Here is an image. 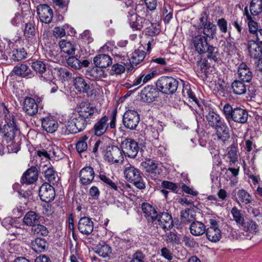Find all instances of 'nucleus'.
Returning a JSON list of instances; mask_svg holds the SVG:
<instances>
[{
    "instance_id": "1",
    "label": "nucleus",
    "mask_w": 262,
    "mask_h": 262,
    "mask_svg": "<svg viewBox=\"0 0 262 262\" xmlns=\"http://www.w3.org/2000/svg\"><path fill=\"white\" fill-rule=\"evenodd\" d=\"M142 209L144 217L149 225L158 231L162 229L164 232L172 228V216L167 212H158L155 207L148 203H143Z\"/></svg>"
},
{
    "instance_id": "2",
    "label": "nucleus",
    "mask_w": 262,
    "mask_h": 262,
    "mask_svg": "<svg viewBox=\"0 0 262 262\" xmlns=\"http://www.w3.org/2000/svg\"><path fill=\"white\" fill-rule=\"evenodd\" d=\"M1 105L3 106V117L5 123L2 126L1 132L3 138L9 142L20 134V128L15 117L10 113L4 103H2Z\"/></svg>"
},
{
    "instance_id": "3",
    "label": "nucleus",
    "mask_w": 262,
    "mask_h": 262,
    "mask_svg": "<svg viewBox=\"0 0 262 262\" xmlns=\"http://www.w3.org/2000/svg\"><path fill=\"white\" fill-rule=\"evenodd\" d=\"M224 116L232 127L231 121L241 124L247 122L248 119V112L244 108L239 107L234 108L229 104L226 103L222 108Z\"/></svg>"
},
{
    "instance_id": "4",
    "label": "nucleus",
    "mask_w": 262,
    "mask_h": 262,
    "mask_svg": "<svg viewBox=\"0 0 262 262\" xmlns=\"http://www.w3.org/2000/svg\"><path fill=\"white\" fill-rule=\"evenodd\" d=\"M117 111L114 110L111 115L110 121L108 122L109 118L106 115H104L98 119L95 123L92 131L94 135L100 137L110 130L116 128Z\"/></svg>"
},
{
    "instance_id": "5",
    "label": "nucleus",
    "mask_w": 262,
    "mask_h": 262,
    "mask_svg": "<svg viewBox=\"0 0 262 262\" xmlns=\"http://www.w3.org/2000/svg\"><path fill=\"white\" fill-rule=\"evenodd\" d=\"M139 169L129 164H127L124 170L125 179L139 189L145 188V183Z\"/></svg>"
},
{
    "instance_id": "6",
    "label": "nucleus",
    "mask_w": 262,
    "mask_h": 262,
    "mask_svg": "<svg viewBox=\"0 0 262 262\" xmlns=\"http://www.w3.org/2000/svg\"><path fill=\"white\" fill-rule=\"evenodd\" d=\"M178 80L171 76H162L156 82V85L160 92L165 94H173L178 87Z\"/></svg>"
},
{
    "instance_id": "7",
    "label": "nucleus",
    "mask_w": 262,
    "mask_h": 262,
    "mask_svg": "<svg viewBox=\"0 0 262 262\" xmlns=\"http://www.w3.org/2000/svg\"><path fill=\"white\" fill-rule=\"evenodd\" d=\"M202 111L203 116L205 117L208 124L213 129L225 122L220 115L209 106H204L202 107Z\"/></svg>"
},
{
    "instance_id": "8",
    "label": "nucleus",
    "mask_w": 262,
    "mask_h": 262,
    "mask_svg": "<svg viewBox=\"0 0 262 262\" xmlns=\"http://www.w3.org/2000/svg\"><path fill=\"white\" fill-rule=\"evenodd\" d=\"M209 227L206 229L207 239L212 242L216 243L222 238V232L219 227L218 222L214 218L209 220Z\"/></svg>"
},
{
    "instance_id": "9",
    "label": "nucleus",
    "mask_w": 262,
    "mask_h": 262,
    "mask_svg": "<svg viewBox=\"0 0 262 262\" xmlns=\"http://www.w3.org/2000/svg\"><path fill=\"white\" fill-rule=\"evenodd\" d=\"M21 38L14 40L13 45L9 50L10 56L11 59L14 61H19L27 57V53L24 47L19 46L21 44Z\"/></svg>"
},
{
    "instance_id": "10",
    "label": "nucleus",
    "mask_w": 262,
    "mask_h": 262,
    "mask_svg": "<svg viewBox=\"0 0 262 262\" xmlns=\"http://www.w3.org/2000/svg\"><path fill=\"white\" fill-rule=\"evenodd\" d=\"M122 121L124 126L126 128L134 130L139 123V115L135 111L128 110L124 114Z\"/></svg>"
},
{
    "instance_id": "11",
    "label": "nucleus",
    "mask_w": 262,
    "mask_h": 262,
    "mask_svg": "<svg viewBox=\"0 0 262 262\" xmlns=\"http://www.w3.org/2000/svg\"><path fill=\"white\" fill-rule=\"evenodd\" d=\"M122 151L125 156L135 158L139 150L137 142L130 138L126 139L121 143Z\"/></svg>"
},
{
    "instance_id": "12",
    "label": "nucleus",
    "mask_w": 262,
    "mask_h": 262,
    "mask_svg": "<svg viewBox=\"0 0 262 262\" xmlns=\"http://www.w3.org/2000/svg\"><path fill=\"white\" fill-rule=\"evenodd\" d=\"M36 12L42 23L49 24L52 21L53 11L49 5L46 4L38 5L36 7Z\"/></svg>"
},
{
    "instance_id": "13",
    "label": "nucleus",
    "mask_w": 262,
    "mask_h": 262,
    "mask_svg": "<svg viewBox=\"0 0 262 262\" xmlns=\"http://www.w3.org/2000/svg\"><path fill=\"white\" fill-rule=\"evenodd\" d=\"M67 81L69 84L72 83L75 89L79 92L88 93L90 89L89 84L83 78L81 77H72V74L68 72H67Z\"/></svg>"
},
{
    "instance_id": "14",
    "label": "nucleus",
    "mask_w": 262,
    "mask_h": 262,
    "mask_svg": "<svg viewBox=\"0 0 262 262\" xmlns=\"http://www.w3.org/2000/svg\"><path fill=\"white\" fill-rule=\"evenodd\" d=\"M159 95V90L151 85L145 86L141 92L140 97L142 101L152 102L156 100Z\"/></svg>"
},
{
    "instance_id": "15",
    "label": "nucleus",
    "mask_w": 262,
    "mask_h": 262,
    "mask_svg": "<svg viewBox=\"0 0 262 262\" xmlns=\"http://www.w3.org/2000/svg\"><path fill=\"white\" fill-rule=\"evenodd\" d=\"M39 196L43 202L46 203L52 202L55 196L54 188L49 183H43L39 188Z\"/></svg>"
},
{
    "instance_id": "16",
    "label": "nucleus",
    "mask_w": 262,
    "mask_h": 262,
    "mask_svg": "<svg viewBox=\"0 0 262 262\" xmlns=\"http://www.w3.org/2000/svg\"><path fill=\"white\" fill-rule=\"evenodd\" d=\"M122 151L116 146H110L105 154V159L111 163H118L123 161Z\"/></svg>"
},
{
    "instance_id": "17",
    "label": "nucleus",
    "mask_w": 262,
    "mask_h": 262,
    "mask_svg": "<svg viewBox=\"0 0 262 262\" xmlns=\"http://www.w3.org/2000/svg\"><path fill=\"white\" fill-rule=\"evenodd\" d=\"M12 73L19 77L26 79H31L35 76L34 72L32 71L29 66L25 62L14 66Z\"/></svg>"
},
{
    "instance_id": "18",
    "label": "nucleus",
    "mask_w": 262,
    "mask_h": 262,
    "mask_svg": "<svg viewBox=\"0 0 262 262\" xmlns=\"http://www.w3.org/2000/svg\"><path fill=\"white\" fill-rule=\"evenodd\" d=\"M86 125V120L83 118H71L68 122L67 130L70 134H76L82 131Z\"/></svg>"
},
{
    "instance_id": "19",
    "label": "nucleus",
    "mask_w": 262,
    "mask_h": 262,
    "mask_svg": "<svg viewBox=\"0 0 262 262\" xmlns=\"http://www.w3.org/2000/svg\"><path fill=\"white\" fill-rule=\"evenodd\" d=\"M95 176V171L92 167L90 166H85L79 172V182L84 186L90 185L93 181Z\"/></svg>"
},
{
    "instance_id": "20",
    "label": "nucleus",
    "mask_w": 262,
    "mask_h": 262,
    "mask_svg": "<svg viewBox=\"0 0 262 262\" xmlns=\"http://www.w3.org/2000/svg\"><path fill=\"white\" fill-rule=\"evenodd\" d=\"M158 75L156 70L143 71L133 82L132 86H141L154 79Z\"/></svg>"
},
{
    "instance_id": "21",
    "label": "nucleus",
    "mask_w": 262,
    "mask_h": 262,
    "mask_svg": "<svg viewBox=\"0 0 262 262\" xmlns=\"http://www.w3.org/2000/svg\"><path fill=\"white\" fill-rule=\"evenodd\" d=\"M129 21L132 28L136 30H141L151 24L149 20L137 16L136 14L131 15Z\"/></svg>"
},
{
    "instance_id": "22",
    "label": "nucleus",
    "mask_w": 262,
    "mask_h": 262,
    "mask_svg": "<svg viewBox=\"0 0 262 262\" xmlns=\"http://www.w3.org/2000/svg\"><path fill=\"white\" fill-rule=\"evenodd\" d=\"M96 111V107L91 106L89 102H82L80 103L77 111L80 116L79 118L85 119L91 118Z\"/></svg>"
},
{
    "instance_id": "23",
    "label": "nucleus",
    "mask_w": 262,
    "mask_h": 262,
    "mask_svg": "<svg viewBox=\"0 0 262 262\" xmlns=\"http://www.w3.org/2000/svg\"><path fill=\"white\" fill-rule=\"evenodd\" d=\"M150 25H151V27H149L148 25L147 27H145V28L147 29L145 33V36L146 41L147 42L146 50L148 52L150 51L151 46L155 45L156 43L154 37H155V36L158 34L160 32L159 28L154 27L151 23Z\"/></svg>"
},
{
    "instance_id": "24",
    "label": "nucleus",
    "mask_w": 262,
    "mask_h": 262,
    "mask_svg": "<svg viewBox=\"0 0 262 262\" xmlns=\"http://www.w3.org/2000/svg\"><path fill=\"white\" fill-rule=\"evenodd\" d=\"M23 109L28 115L32 116L37 113L38 106L33 98L26 97L24 101Z\"/></svg>"
},
{
    "instance_id": "25",
    "label": "nucleus",
    "mask_w": 262,
    "mask_h": 262,
    "mask_svg": "<svg viewBox=\"0 0 262 262\" xmlns=\"http://www.w3.org/2000/svg\"><path fill=\"white\" fill-rule=\"evenodd\" d=\"M38 170L35 166H31L24 173L21 178L20 182L22 184H32L36 181L38 179Z\"/></svg>"
},
{
    "instance_id": "26",
    "label": "nucleus",
    "mask_w": 262,
    "mask_h": 262,
    "mask_svg": "<svg viewBox=\"0 0 262 262\" xmlns=\"http://www.w3.org/2000/svg\"><path fill=\"white\" fill-rule=\"evenodd\" d=\"M192 41L195 51L199 54H205V49L209 44L207 38L203 35L198 34L193 38Z\"/></svg>"
},
{
    "instance_id": "27",
    "label": "nucleus",
    "mask_w": 262,
    "mask_h": 262,
    "mask_svg": "<svg viewBox=\"0 0 262 262\" xmlns=\"http://www.w3.org/2000/svg\"><path fill=\"white\" fill-rule=\"evenodd\" d=\"M78 227L81 233L89 235L93 231L94 224L91 219L84 216L79 221Z\"/></svg>"
},
{
    "instance_id": "28",
    "label": "nucleus",
    "mask_w": 262,
    "mask_h": 262,
    "mask_svg": "<svg viewBox=\"0 0 262 262\" xmlns=\"http://www.w3.org/2000/svg\"><path fill=\"white\" fill-rule=\"evenodd\" d=\"M237 73L238 78L243 82H250L253 77L250 69L244 62H242L239 65Z\"/></svg>"
},
{
    "instance_id": "29",
    "label": "nucleus",
    "mask_w": 262,
    "mask_h": 262,
    "mask_svg": "<svg viewBox=\"0 0 262 262\" xmlns=\"http://www.w3.org/2000/svg\"><path fill=\"white\" fill-rule=\"evenodd\" d=\"M79 55L72 56L67 59V63L68 66L75 70L80 69L82 67H87L90 64V62L88 60H83L81 61L79 59Z\"/></svg>"
},
{
    "instance_id": "30",
    "label": "nucleus",
    "mask_w": 262,
    "mask_h": 262,
    "mask_svg": "<svg viewBox=\"0 0 262 262\" xmlns=\"http://www.w3.org/2000/svg\"><path fill=\"white\" fill-rule=\"evenodd\" d=\"M218 140L225 142L230 138L229 128L225 122L214 128Z\"/></svg>"
},
{
    "instance_id": "31",
    "label": "nucleus",
    "mask_w": 262,
    "mask_h": 262,
    "mask_svg": "<svg viewBox=\"0 0 262 262\" xmlns=\"http://www.w3.org/2000/svg\"><path fill=\"white\" fill-rule=\"evenodd\" d=\"M41 126L47 133H53L58 127L57 122L51 117H46L41 119Z\"/></svg>"
},
{
    "instance_id": "32",
    "label": "nucleus",
    "mask_w": 262,
    "mask_h": 262,
    "mask_svg": "<svg viewBox=\"0 0 262 262\" xmlns=\"http://www.w3.org/2000/svg\"><path fill=\"white\" fill-rule=\"evenodd\" d=\"M93 61L96 66L101 68H105L112 63L111 57L106 54L97 55L94 58Z\"/></svg>"
},
{
    "instance_id": "33",
    "label": "nucleus",
    "mask_w": 262,
    "mask_h": 262,
    "mask_svg": "<svg viewBox=\"0 0 262 262\" xmlns=\"http://www.w3.org/2000/svg\"><path fill=\"white\" fill-rule=\"evenodd\" d=\"M248 49L251 57L255 59L259 58L262 55L261 47L253 40H250L248 43Z\"/></svg>"
},
{
    "instance_id": "34",
    "label": "nucleus",
    "mask_w": 262,
    "mask_h": 262,
    "mask_svg": "<svg viewBox=\"0 0 262 262\" xmlns=\"http://www.w3.org/2000/svg\"><path fill=\"white\" fill-rule=\"evenodd\" d=\"M31 244L32 249L36 253L45 251L48 247L47 241L43 238L37 237Z\"/></svg>"
},
{
    "instance_id": "35",
    "label": "nucleus",
    "mask_w": 262,
    "mask_h": 262,
    "mask_svg": "<svg viewBox=\"0 0 262 262\" xmlns=\"http://www.w3.org/2000/svg\"><path fill=\"white\" fill-rule=\"evenodd\" d=\"M40 215L36 212L33 211L28 212L23 218L24 223L27 225L33 227L39 223Z\"/></svg>"
},
{
    "instance_id": "36",
    "label": "nucleus",
    "mask_w": 262,
    "mask_h": 262,
    "mask_svg": "<svg viewBox=\"0 0 262 262\" xmlns=\"http://www.w3.org/2000/svg\"><path fill=\"white\" fill-rule=\"evenodd\" d=\"M190 233L194 236L203 235L206 231L205 225L201 222H193L189 227Z\"/></svg>"
},
{
    "instance_id": "37",
    "label": "nucleus",
    "mask_w": 262,
    "mask_h": 262,
    "mask_svg": "<svg viewBox=\"0 0 262 262\" xmlns=\"http://www.w3.org/2000/svg\"><path fill=\"white\" fill-rule=\"evenodd\" d=\"M143 165L145 170L151 174H154V177H157L159 174V169L155 161L151 159H146Z\"/></svg>"
},
{
    "instance_id": "38",
    "label": "nucleus",
    "mask_w": 262,
    "mask_h": 262,
    "mask_svg": "<svg viewBox=\"0 0 262 262\" xmlns=\"http://www.w3.org/2000/svg\"><path fill=\"white\" fill-rule=\"evenodd\" d=\"M231 214L233 220L235 222L238 226L242 227L245 225L244 215L241 210L238 209L236 207H234L231 210Z\"/></svg>"
},
{
    "instance_id": "39",
    "label": "nucleus",
    "mask_w": 262,
    "mask_h": 262,
    "mask_svg": "<svg viewBox=\"0 0 262 262\" xmlns=\"http://www.w3.org/2000/svg\"><path fill=\"white\" fill-rule=\"evenodd\" d=\"M86 75L90 79H100L105 78L106 74L104 71L99 67H94L86 71Z\"/></svg>"
},
{
    "instance_id": "40",
    "label": "nucleus",
    "mask_w": 262,
    "mask_h": 262,
    "mask_svg": "<svg viewBox=\"0 0 262 262\" xmlns=\"http://www.w3.org/2000/svg\"><path fill=\"white\" fill-rule=\"evenodd\" d=\"M44 176L49 182L52 183L53 185L56 184L58 183L59 178L57 176L56 172L54 170L52 166L48 167L44 170Z\"/></svg>"
},
{
    "instance_id": "41",
    "label": "nucleus",
    "mask_w": 262,
    "mask_h": 262,
    "mask_svg": "<svg viewBox=\"0 0 262 262\" xmlns=\"http://www.w3.org/2000/svg\"><path fill=\"white\" fill-rule=\"evenodd\" d=\"M95 252L102 257H106L110 255L112 253L111 247L106 244L97 245L95 248Z\"/></svg>"
},
{
    "instance_id": "42",
    "label": "nucleus",
    "mask_w": 262,
    "mask_h": 262,
    "mask_svg": "<svg viewBox=\"0 0 262 262\" xmlns=\"http://www.w3.org/2000/svg\"><path fill=\"white\" fill-rule=\"evenodd\" d=\"M146 53L142 50H136L132 54L131 62L133 64L137 65L145 58Z\"/></svg>"
},
{
    "instance_id": "43",
    "label": "nucleus",
    "mask_w": 262,
    "mask_h": 262,
    "mask_svg": "<svg viewBox=\"0 0 262 262\" xmlns=\"http://www.w3.org/2000/svg\"><path fill=\"white\" fill-rule=\"evenodd\" d=\"M232 89L236 95H243L246 92L247 89L245 84L240 80H234L232 83Z\"/></svg>"
},
{
    "instance_id": "44",
    "label": "nucleus",
    "mask_w": 262,
    "mask_h": 262,
    "mask_svg": "<svg viewBox=\"0 0 262 262\" xmlns=\"http://www.w3.org/2000/svg\"><path fill=\"white\" fill-rule=\"evenodd\" d=\"M202 29H203V34L206 38L209 37L210 39L214 38L216 32V27L215 25L209 21L207 25Z\"/></svg>"
},
{
    "instance_id": "45",
    "label": "nucleus",
    "mask_w": 262,
    "mask_h": 262,
    "mask_svg": "<svg viewBox=\"0 0 262 262\" xmlns=\"http://www.w3.org/2000/svg\"><path fill=\"white\" fill-rule=\"evenodd\" d=\"M80 51V47L77 42L67 41V54L72 56L79 55Z\"/></svg>"
},
{
    "instance_id": "46",
    "label": "nucleus",
    "mask_w": 262,
    "mask_h": 262,
    "mask_svg": "<svg viewBox=\"0 0 262 262\" xmlns=\"http://www.w3.org/2000/svg\"><path fill=\"white\" fill-rule=\"evenodd\" d=\"M207 54V57L214 61H217V56L219 55L218 49L215 47L208 44L205 49V54Z\"/></svg>"
},
{
    "instance_id": "47",
    "label": "nucleus",
    "mask_w": 262,
    "mask_h": 262,
    "mask_svg": "<svg viewBox=\"0 0 262 262\" xmlns=\"http://www.w3.org/2000/svg\"><path fill=\"white\" fill-rule=\"evenodd\" d=\"M251 15L256 16L262 11V0H252L250 5Z\"/></svg>"
},
{
    "instance_id": "48",
    "label": "nucleus",
    "mask_w": 262,
    "mask_h": 262,
    "mask_svg": "<svg viewBox=\"0 0 262 262\" xmlns=\"http://www.w3.org/2000/svg\"><path fill=\"white\" fill-rule=\"evenodd\" d=\"M31 232L34 235L36 236H47L49 233V231L47 228L38 223L33 226Z\"/></svg>"
},
{
    "instance_id": "49",
    "label": "nucleus",
    "mask_w": 262,
    "mask_h": 262,
    "mask_svg": "<svg viewBox=\"0 0 262 262\" xmlns=\"http://www.w3.org/2000/svg\"><path fill=\"white\" fill-rule=\"evenodd\" d=\"M227 158L229 159V166H232L238 160L237 149L235 146L229 148Z\"/></svg>"
},
{
    "instance_id": "50",
    "label": "nucleus",
    "mask_w": 262,
    "mask_h": 262,
    "mask_svg": "<svg viewBox=\"0 0 262 262\" xmlns=\"http://www.w3.org/2000/svg\"><path fill=\"white\" fill-rule=\"evenodd\" d=\"M31 67L37 74H42L46 71V64L41 60H36L32 62Z\"/></svg>"
},
{
    "instance_id": "51",
    "label": "nucleus",
    "mask_w": 262,
    "mask_h": 262,
    "mask_svg": "<svg viewBox=\"0 0 262 262\" xmlns=\"http://www.w3.org/2000/svg\"><path fill=\"white\" fill-rule=\"evenodd\" d=\"M237 196L239 201L244 204H248L252 202L251 195L244 189H239L237 191Z\"/></svg>"
},
{
    "instance_id": "52",
    "label": "nucleus",
    "mask_w": 262,
    "mask_h": 262,
    "mask_svg": "<svg viewBox=\"0 0 262 262\" xmlns=\"http://www.w3.org/2000/svg\"><path fill=\"white\" fill-rule=\"evenodd\" d=\"M24 36L26 38H31L35 35V29L33 23H26L24 31Z\"/></svg>"
},
{
    "instance_id": "53",
    "label": "nucleus",
    "mask_w": 262,
    "mask_h": 262,
    "mask_svg": "<svg viewBox=\"0 0 262 262\" xmlns=\"http://www.w3.org/2000/svg\"><path fill=\"white\" fill-rule=\"evenodd\" d=\"M88 139L86 136L80 138L76 144V148L78 153L85 151L88 148V144L86 140Z\"/></svg>"
},
{
    "instance_id": "54",
    "label": "nucleus",
    "mask_w": 262,
    "mask_h": 262,
    "mask_svg": "<svg viewBox=\"0 0 262 262\" xmlns=\"http://www.w3.org/2000/svg\"><path fill=\"white\" fill-rule=\"evenodd\" d=\"M61 52L57 55L59 62L64 64L66 62V56H64L66 53V39H61L58 42Z\"/></svg>"
},
{
    "instance_id": "55",
    "label": "nucleus",
    "mask_w": 262,
    "mask_h": 262,
    "mask_svg": "<svg viewBox=\"0 0 262 262\" xmlns=\"http://www.w3.org/2000/svg\"><path fill=\"white\" fill-rule=\"evenodd\" d=\"M182 94L184 96H187L190 99L192 100L195 103L198 104V100L197 98L195 97L194 94L191 91L190 85H186L183 87L182 91Z\"/></svg>"
},
{
    "instance_id": "56",
    "label": "nucleus",
    "mask_w": 262,
    "mask_h": 262,
    "mask_svg": "<svg viewBox=\"0 0 262 262\" xmlns=\"http://www.w3.org/2000/svg\"><path fill=\"white\" fill-rule=\"evenodd\" d=\"M194 219L193 211L191 209H187L181 213V219L184 222H190Z\"/></svg>"
},
{
    "instance_id": "57",
    "label": "nucleus",
    "mask_w": 262,
    "mask_h": 262,
    "mask_svg": "<svg viewBox=\"0 0 262 262\" xmlns=\"http://www.w3.org/2000/svg\"><path fill=\"white\" fill-rule=\"evenodd\" d=\"M100 179L106 185L108 186L111 188L117 191L118 187L115 182H114L108 177H106L104 174H100L99 176Z\"/></svg>"
},
{
    "instance_id": "58",
    "label": "nucleus",
    "mask_w": 262,
    "mask_h": 262,
    "mask_svg": "<svg viewBox=\"0 0 262 262\" xmlns=\"http://www.w3.org/2000/svg\"><path fill=\"white\" fill-rule=\"evenodd\" d=\"M53 34L56 38H61L66 35L64 26H57L53 30Z\"/></svg>"
},
{
    "instance_id": "59",
    "label": "nucleus",
    "mask_w": 262,
    "mask_h": 262,
    "mask_svg": "<svg viewBox=\"0 0 262 262\" xmlns=\"http://www.w3.org/2000/svg\"><path fill=\"white\" fill-rule=\"evenodd\" d=\"M16 220L10 217L5 218L2 222V225L6 228L9 229L11 227H13L15 223H16Z\"/></svg>"
},
{
    "instance_id": "60",
    "label": "nucleus",
    "mask_w": 262,
    "mask_h": 262,
    "mask_svg": "<svg viewBox=\"0 0 262 262\" xmlns=\"http://www.w3.org/2000/svg\"><path fill=\"white\" fill-rule=\"evenodd\" d=\"M161 185L165 189H169L172 191L178 192V187L175 183L167 181H164L162 182Z\"/></svg>"
},
{
    "instance_id": "61",
    "label": "nucleus",
    "mask_w": 262,
    "mask_h": 262,
    "mask_svg": "<svg viewBox=\"0 0 262 262\" xmlns=\"http://www.w3.org/2000/svg\"><path fill=\"white\" fill-rule=\"evenodd\" d=\"M248 24L250 32L253 35L257 33V31L259 30V29H258L257 23L254 21L252 18L248 20Z\"/></svg>"
},
{
    "instance_id": "62",
    "label": "nucleus",
    "mask_w": 262,
    "mask_h": 262,
    "mask_svg": "<svg viewBox=\"0 0 262 262\" xmlns=\"http://www.w3.org/2000/svg\"><path fill=\"white\" fill-rule=\"evenodd\" d=\"M208 16L206 14V13L201 14L199 18L200 23L198 26V29H202L204 27L207 25L209 21H208Z\"/></svg>"
},
{
    "instance_id": "63",
    "label": "nucleus",
    "mask_w": 262,
    "mask_h": 262,
    "mask_svg": "<svg viewBox=\"0 0 262 262\" xmlns=\"http://www.w3.org/2000/svg\"><path fill=\"white\" fill-rule=\"evenodd\" d=\"M220 31L224 33L227 32V21L224 18H220L217 21Z\"/></svg>"
},
{
    "instance_id": "64",
    "label": "nucleus",
    "mask_w": 262,
    "mask_h": 262,
    "mask_svg": "<svg viewBox=\"0 0 262 262\" xmlns=\"http://www.w3.org/2000/svg\"><path fill=\"white\" fill-rule=\"evenodd\" d=\"M144 256L141 252L137 251L134 254L132 259L130 262H145Z\"/></svg>"
}]
</instances>
